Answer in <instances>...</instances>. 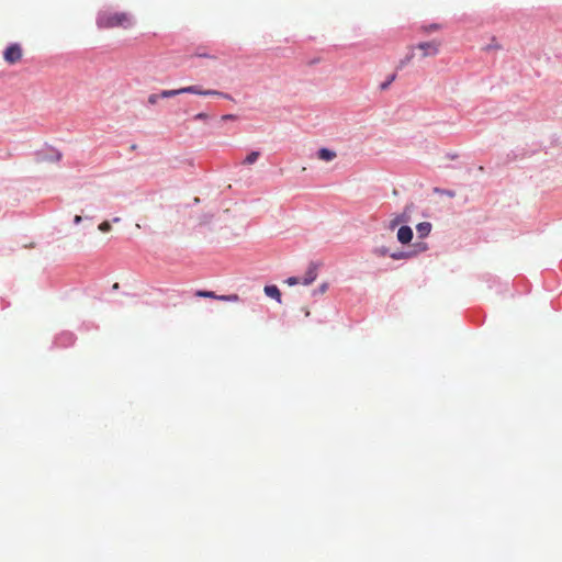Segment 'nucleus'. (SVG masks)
<instances>
[{"label": "nucleus", "instance_id": "nucleus-18", "mask_svg": "<svg viewBox=\"0 0 562 562\" xmlns=\"http://www.w3.org/2000/svg\"><path fill=\"white\" fill-rule=\"evenodd\" d=\"M395 77H396L395 75H392L389 77V79L385 82L381 83V86H380L381 90H386L390 87V85L395 80Z\"/></svg>", "mask_w": 562, "mask_h": 562}, {"label": "nucleus", "instance_id": "nucleus-23", "mask_svg": "<svg viewBox=\"0 0 562 562\" xmlns=\"http://www.w3.org/2000/svg\"><path fill=\"white\" fill-rule=\"evenodd\" d=\"M379 256H385L387 255V250L385 248L378 249L375 251Z\"/></svg>", "mask_w": 562, "mask_h": 562}, {"label": "nucleus", "instance_id": "nucleus-24", "mask_svg": "<svg viewBox=\"0 0 562 562\" xmlns=\"http://www.w3.org/2000/svg\"><path fill=\"white\" fill-rule=\"evenodd\" d=\"M81 221H82L81 215H76L75 218H74V223L75 224H79Z\"/></svg>", "mask_w": 562, "mask_h": 562}, {"label": "nucleus", "instance_id": "nucleus-14", "mask_svg": "<svg viewBox=\"0 0 562 562\" xmlns=\"http://www.w3.org/2000/svg\"><path fill=\"white\" fill-rule=\"evenodd\" d=\"M260 156V153L259 151H251L249 155H247V157L245 158L244 160V164L246 165H252L257 161V159L259 158Z\"/></svg>", "mask_w": 562, "mask_h": 562}, {"label": "nucleus", "instance_id": "nucleus-7", "mask_svg": "<svg viewBox=\"0 0 562 562\" xmlns=\"http://www.w3.org/2000/svg\"><path fill=\"white\" fill-rule=\"evenodd\" d=\"M196 92H191L192 94H199V95H218V97H223L225 99H231V97L226 93H223L221 91H217V90H202L200 87L198 86H191Z\"/></svg>", "mask_w": 562, "mask_h": 562}, {"label": "nucleus", "instance_id": "nucleus-3", "mask_svg": "<svg viewBox=\"0 0 562 562\" xmlns=\"http://www.w3.org/2000/svg\"><path fill=\"white\" fill-rule=\"evenodd\" d=\"M441 42L440 41H430V42H423L417 45V48H419L423 54V57L428 56H436L439 53Z\"/></svg>", "mask_w": 562, "mask_h": 562}, {"label": "nucleus", "instance_id": "nucleus-19", "mask_svg": "<svg viewBox=\"0 0 562 562\" xmlns=\"http://www.w3.org/2000/svg\"><path fill=\"white\" fill-rule=\"evenodd\" d=\"M390 257L395 259V260H400V259L406 258L407 254H405L403 251H398V252L390 254Z\"/></svg>", "mask_w": 562, "mask_h": 562}, {"label": "nucleus", "instance_id": "nucleus-27", "mask_svg": "<svg viewBox=\"0 0 562 562\" xmlns=\"http://www.w3.org/2000/svg\"><path fill=\"white\" fill-rule=\"evenodd\" d=\"M400 223V220H395L393 223H392V226H395Z\"/></svg>", "mask_w": 562, "mask_h": 562}, {"label": "nucleus", "instance_id": "nucleus-13", "mask_svg": "<svg viewBox=\"0 0 562 562\" xmlns=\"http://www.w3.org/2000/svg\"><path fill=\"white\" fill-rule=\"evenodd\" d=\"M195 295L200 296V297L218 300V295L215 294V292H213V291L199 290V291H196Z\"/></svg>", "mask_w": 562, "mask_h": 562}, {"label": "nucleus", "instance_id": "nucleus-9", "mask_svg": "<svg viewBox=\"0 0 562 562\" xmlns=\"http://www.w3.org/2000/svg\"><path fill=\"white\" fill-rule=\"evenodd\" d=\"M317 157L324 161H331L337 157V154L328 148H321L317 153Z\"/></svg>", "mask_w": 562, "mask_h": 562}, {"label": "nucleus", "instance_id": "nucleus-4", "mask_svg": "<svg viewBox=\"0 0 562 562\" xmlns=\"http://www.w3.org/2000/svg\"><path fill=\"white\" fill-rule=\"evenodd\" d=\"M413 238V231L409 226H401L397 231V239L402 244H408Z\"/></svg>", "mask_w": 562, "mask_h": 562}, {"label": "nucleus", "instance_id": "nucleus-17", "mask_svg": "<svg viewBox=\"0 0 562 562\" xmlns=\"http://www.w3.org/2000/svg\"><path fill=\"white\" fill-rule=\"evenodd\" d=\"M328 289V283H322L316 290L313 291V295L324 294Z\"/></svg>", "mask_w": 562, "mask_h": 562}, {"label": "nucleus", "instance_id": "nucleus-22", "mask_svg": "<svg viewBox=\"0 0 562 562\" xmlns=\"http://www.w3.org/2000/svg\"><path fill=\"white\" fill-rule=\"evenodd\" d=\"M222 120L223 121L236 120V115H234V114H225V115L222 116Z\"/></svg>", "mask_w": 562, "mask_h": 562}, {"label": "nucleus", "instance_id": "nucleus-28", "mask_svg": "<svg viewBox=\"0 0 562 562\" xmlns=\"http://www.w3.org/2000/svg\"><path fill=\"white\" fill-rule=\"evenodd\" d=\"M305 316H310V311L305 310Z\"/></svg>", "mask_w": 562, "mask_h": 562}, {"label": "nucleus", "instance_id": "nucleus-10", "mask_svg": "<svg viewBox=\"0 0 562 562\" xmlns=\"http://www.w3.org/2000/svg\"><path fill=\"white\" fill-rule=\"evenodd\" d=\"M417 232L420 237L427 236L431 231V224L428 222H423L417 225Z\"/></svg>", "mask_w": 562, "mask_h": 562}, {"label": "nucleus", "instance_id": "nucleus-25", "mask_svg": "<svg viewBox=\"0 0 562 562\" xmlns=\"http://www.w3.org/2000/svg\"><path fill=\"white\" fill-rule=\"evenodd\" d=\"M156 99H157V95H156V94H153V95H150V97H149L148 101H149L150 103H155V102H156Z\"/></svg>", "mask_w": 562, "mask_h": 562}, {"label": "nucleus", "instance_id": "nucleus-16", "mask_svg": "<svg viewBox=\"0 0 562 562\" xmlns=\"http://www.w3.org/2000/svg\"><path fill=\"white\" fill-rule=\"evenodd\" d=\"M99 231L102 233H108L111 231V223L109 221H104L98 226Z\"/></svg>", "mask_w": 562, "mask_h": 562}, {"label": "nucleus", "instance_id": "nucleus-11", "mask_svg": "<svg viewBox=\"0 0 562 562\" xmlns=\"http://www.w3.org/2000/svg\"><path fill=\"white\" fill-rule=\"evenodd\" d=\"M442 27L439 23H431L428 25L420 26V31L425 34H430L432 32L439 31Z\"/></svg>", "mask_w": 562, "mask_h": 562}, {"label": "nucleus", "instance_id": "nucleus-2", "mask_svg": "<svg viewBox=\"0 0 562 562\" xmlns=\"http://www.w3.org/2000/svg\"><path fill=\"white\" fill-rule=\"evenodd\" d=\"M22 56H23L22 47L20 44H16V43L11 44L3 52V58L10 65H13V64H16L18 61H20Z\"/></svg>", "mask_w": 562, "mask_h": 562}, {"label": "nucleus", "instance_id": "nucleus-8", "mask_svg": "<svg viewBox=\"0 0 562 562\" xmlns=\"http://www.w3.org/2000/svg\"><path fill=\"white\" fill-rule=\"evenodd\" d=\"M263 291L267 296L272 297L281 303V292L277 285H266Z\"/></svg>", "mask_w": 562, "mask_h": 562}, {"label": "nucleus", "instance_id": "nucleus-15", "mask_svg": "<svg viewBox=\"0 0 562 562\" xmlns=\"http://www.w3.org/2000/svg\"><path fill=\"white\" fill-rule=\"evenodd\" d=\"M218 300L220 301H225V302H238L239 301V296L237 294L218 295Z\"/></svg>", "mask_w": 562, "mask_h": 562}, {"label": "nucleus", "instance_id": "nucleus-20", "mask_svg": "<svg viewBox=\"0 0 562 562\" xmlns=\"http://www.w3.org/2000/svg\"><path fill=\"white\" fill-rule=\"evenodd\" d=\"M286 283L289 285H295V284H299V283H302V280H300L299 278L296 277H291L286 280Z\"/></svg>", "mask_w": 562, "mask_h": 562}, {"label": "nucleus", "instance_id": "nucleus-26", "mask_svg": "<svg viewBox=\"0 0 562 562\" xmlns=\"http://www.w3.org/2000/svg\"><path fill=\"white\" fill-rule=\"evenodd\" d=\"M120 221H121V218H120V217H114V218L112 220V222H113V223H119Z\"/></svg>", "mask_w": 562, "mask_h": 562}, {"label": "nucleus", "instance_id": "nucleus-21", "mask_svg": "<svg viewBox=\"0 0 562 562\" xmlns=\"http://www.w3.org/2000/svg\"><path fill=\"white\" fill-rule=\"evenodd\" d=\"M209 119V115L206 113H198L194 115V120H207Z\"/></svg>", "mask_w": 562, "mask_h": 562}, {"label": "nucleus", "instance_id": "nucleus-5", "mask_svg": "<svg viewBox=\"0 0 562 562\" xmlns=\"http://www.w3.org/2000/svg\"><path fill=\"white\" fill-rule=\"evenodd\" d=\"M191 92H196V91L191 86H189V87H183V88L175 89V90H164V91H161L160 97L161 98H171V97H175L178 94L191 93Z\"/></svg>", "mask_w": 562, "mask_h": 562}, {"label": "nucleus", "instance_id": "nucleus-12", "mask_svg": "<svg viewBox=\"0 0 562 562\" xmlns=\"http://www.w3.org/2000/svg\"><path fill=\"white\" fill-rule=\"evenodd\" d=\"M409 49H411V53L407 54L405 56V58L400 60L398 66H397L398 69L404 68L414 58V53H413L414 47H409Z\"/></svg>", "mask_w": 562, "mask_h": 562}, {"label": "nucleus", "instance_id": "nucleus-1", "mask_svg": "<svg viewBox=\"0 0 562 562\" xmlns=\"http://www.w3.org/2000/svg\"><path fill=\"white\" fill-rule=\"evenodd\" d=\"M134 24L133 18L127 12L102 11L97 18L99 29H130Z\"/></svg>", "mask_w": 562, "mask_h": 562}, {"label": "nucleus", "instance_id": "nucleus-6", "mask_svg": "<svg viewBox=\"0 0 562 562\" xmlns=\"http://www.w3.org/2000/svg\"><path fill=\"white\" fill-rule=\"evenodd\" d=\"M317 278V267L315 265H311L302 278V284L308 285L314 282Z\"/></svg>", "mask_w": 562, "mask_h": 562}]
</instances>
